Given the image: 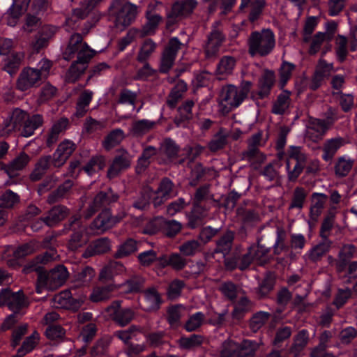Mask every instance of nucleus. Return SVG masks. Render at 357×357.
<instances>
[{"label":"nucleus","mask_w":357,"mask_h":357,"mask_svg":"<svg viewBox=\"0 0 357 357\" xmlns=\"http://www.w3.org/2000/svg\"><path fill=\"white\" fill-rule=\"evenodd\" d=\"M356 248L352 244H344L338 252L335 261V270L338 274L346 271L348 262L354 257Z\"/></svg>","instance_id":"393cba45"},{"label":"nucleus","mask_w":357,"mask_h":357,"mask_svg":"<svg viewBox=\"0 0 357 357\" xmlns=\"http://www.w3.org/2000/svg\"><path fill=\"white\" fill-rule=\"evenodd\" d=\"M65 228L72 231L68 241V248L69 250L75 251L85 244L86 241L83 236L86 228L82 224L79 215L70 217L68 222L65 225Z\"/></svg>","instance_id":"1a4fd4ad"},{"label":"nucleus","mask_w":357,"mask_h":357,"mask_svg":"<svg viewBox=\"0 0 357 357\" xmlns=\"http://www.w3.org/2000/svg\"><path fill=\"white\" fill-rule=\"evenodd\" d=\"M307 196V190L303 187H296L294 190L289 206V210L302 209Z\"/></svg>","instance_id":"3c124183"},{"label":"nucleus","mask_w":357,"mask_h":357,"mask_svg":"<svg viewBox=\"0 0 357 357\" xmlns=\"http://www.w3.org/2000/svg\"><path fill=\"white\" fill-rule=\"evenodd\" d=\"M70 214V210L63 205L53 206L46 216L40 218V220L48 227H54L63 221Z\"/></svg>","instance_id":"5701e85b"},{"label":"nucleus","mask_w":357,"mask_h":357,"mask_svg":"<svg viewBox=\"0 0 357 357\" xmlns=\"http://www.w3.org/2000/svg\"><path fill=\"white\" fill-rule=\"evenodd\" d=\"M247 45L248 54L252 57L266 56L275 47V35L269 29L253 31L248 38Z\"/></svg>","instance_id":"f03ea898"},{"label":"nucleus","mask_w":357,"mask_h":357,"mask_svg":"<svg viewBox=\"0 0 357 357\" xmlns=\"http://www.w3.org/2000/svg\"><path fill=\"white\" fill-rule=\"evenodd\" d=\"M210 188L211 185L204 184L197 189L194 197L193 210L195 212L202 209V202L208 199L214 200V195L211 192Z\"/></svg>","instance_id":"8fccbe9b"},{"label":"nucleus","mask_w":357,"mask_h":357,"mask_svg":"<svg viewBox=\"0 0 357 357\" xmlns=\"http://www.w3.org/2000/svg\"><path fill=\"white\" fill-rule=\"evenodd\" d=\"M74 183L72 180L68 179L60 184L57 188L52 191L47 197V203L53 204L68 198L72 190Z\"/></svg>","instance_id":"c85d7f7f"},{"label":"nucleus","mask_w":357,"mask_h":357,"mask_svg":"<svg viewBox=\"0 0 357 357\" xmlns=\"http://www.w3.org/2000/svg\"><path fill=\"white\" fill-rule=\"evenodd\" d=\"M241 155V160L247 161L254 169H257L266 160V155L259 149H246Z\"/></svg>","instance_id":"ea45409f"},{"label":"nucleus","mask_w":357,"mask_h":357,"mask_svg":"<svg viewBox=\"0 0 357 357\" xmlns=\"http://www.w3.org/2000/svg\"><path fill=\"white\" fill-rule=\"evenodd\" d=\"M144 294V300L142 303V309L147 312L158 310L161 303V298L155 288H149Z\"/></svg>","instance_id":"7c9ffc66"},{"label":"nucleus","mask_w":357,"mask_h":357,"mask_svg":"<svg viewBox=\"0 0 357 357\" xmlns=\"http://www.w3.org/2000/svg\"><path fill=\"white\" fill-rule=\"evenodd\" d=\"M236 65V59L231 56H224L219 61L217 66V73L222 75L231 74Z\"/></svg>","instance_id":"680f3d73"},{"label":"nucleus","mask_w":357,"mask_h":357,"mask_svg":"<svg viewBox=\"0 0 357 357\" xmlns=\"http://www.w3.org/2000/svg\"><path fill=\"white\" fill-rule=\"evenodd\" d=\"M138 242L133 238H128L118 246L114 254L115 259H122L132 255L137 250Z\"/></svg>","instance_id":"de8ad7c7"},{"label":"nucleus","mask_w":357,"mask_h":357,"mask_svg":"<svg viewBox=\"0 0 357 357\" xmlns=\"http://www.w3.org/2000/svg\"><path fill=\"white\" fill-rule=\"evenodd\" d=\"M90 60L86 59L84 61H79V59H77L74 61L66 73L65 81L68 83H75L77 81L87 68Z\"/></svg>","instance_id":"473e14b6"},{"label":"nucleus","mask_w":357,"mask_h":357,"mask_svg":"<svg viewBox=\"0 0 357 357\" xmlns=\"http://www.w3.org/2000/svg\"><path fill=\"white\" fill-rule=\"evenodd\" d=\"M187 91V84L183 80H179L172 88L167 98V105L169 107L175 108L178 101L183 98V93Z\"/></svg>","instance_id":"79ce46f5"},{"label":"nucleus","mask_w":357,"mask_h":357,"mask_svg":"<svg viewBox=\"0 0 357 357\" xmlns=\"http://www.w3.org/2000/svg\"><path fill=\"white\" fill-rule=\"evenodd\" d=\"M252 86L250 81H242L239 86L233 84L223 86L218 95V112L227 115L238 107L248 98Z\"/></svg>","instance_id":"f257e3e1"},{"label":"nucleus","mask_w":357,"mask_h":357,"mask_svg":"<svg viewBox=\"0 0 357 357\" xmlns=\"http://www.w3.org/2000/svg\"><path fill=\"white\" fill-rule=\"evenodd\" d=\"M76 149V145L66 139L61 142L53 153L52 164L54 167H62Z\"/></svg>","instance_id":"a211bd4d"},{"label":"nucleus","mask_w":357,"mask_h":357,"mask_svg":"<svg viewBox=\"0 0 357 357\" xmlns=\"http://www.w3.org/2000/svg\"><path fill=\"white\" fill-rule=\"evenodd\" d=\"M115 226L112 214L109 209L102 210L90 224L89 229L98 234H103Z\"/></svg>","instance_id":"6ab92c4d"},{"label":"nucleus","mask_w":357,"mask_h":357,"mask_svg":"<svg viewBox=\"0 0 357 357\" xmlns=\"http://www.w3.org/2000/svg\"><path fill=\"white\" fill-rule=\"evenodd\" d=\"M93 92L89 90H84L79 96L76 103L77 117L84 116L89 110V106L93 98Z\"/></svg>","instance_id":"49530a36"},{"label":"nucleus","mask_w":357,"mask_h":357,"mask_svg":"<svg viewBox=\"0 0 357 357\" xmlns=\"http://www.w3.org/2000/svg\"><path fill=\"white\" fill-rule=\"evenodd\" d=\"M354 165V160L345 156L338 157L334 163V173L337 178H344L349 175Z\"/></svg>","instance_id":"a19ab883"},{"label":"nucleus","mask_w":357,"mask_h":357,"mask_svg":"<svg viewBox=\"0 0 357 357\" xmlns=\"http://www.w3.org/2000/svg\"><path fill=\"white\" fill-rule=\"evenodd\" d=\"M68 275V271L63 265H58L49 272H39L37 282L38 286L54 291L66 282Z\"/></svg>","instance_id":"423d86ee"},{"label":"nucleus","mask_w":357,"mask_h":357,"mask_svg":"<svg viewBox=\"0 0 357 357\" xmlns=\"http://www.w3.org/2000/svg\"><path fill=\"white\" fill-rule=\"evenodd\" d=\"M332 39V36L328 32H318L312 38L308 52L311 55L316 54L319 50L322 45L325 43L324 50L322 52V56L331 49V45L329 44Z\"/></svg>","instance_id":"cd10ccee"},{"label":"nucleus","mask_w":357,"mask_h":357,"mask_svg":"<svg viewBox=\"0 0 357 357\" xmlns=\"http://www.w3.org/2000/svg\"><path fill=\"white\" fill-rule=\"evenodd\" d=\"M31 157L24 151L20 152L7 164H1V169L10 176H16V172L24 169L29 163Z\"/></svg>","instance_id":"412c9836"},{"label":"nucleus","mask_w":357,"mask_h":357,"mask_svg":"<svg viewBox=\"0 0 357 357\" xmlns=\"http://www.w3.org/2000/svg\"><path fill=\"white\" fill-rule=\"evenodd\" d=\"M144 284V279L139 275H135L126 280L122 285L126 288L127 293H137L142 290Z\"/></svg>","instance_id":"69168bd1"},{"label":"nucleus","mask_w":357,"mask_h":357,"mask_svg":"<svg viewBox=\"0 0 357 357\" xmlns=\"http://www.w3.org/2000/svg\"><path fill=\"white\" fill-rule=\"evenodd\" d=\"M111 241L107 237H102L91 241L82 256L87 259L96 255L105 254L111 250Z\"/></svg>","instance_id":"aec40b11"},{"label":"nucleus","mask_w":357,"mask_h":357,"mask_svg":"<svg viewBox=\"0 0 357 357\" xmlns=\"http://www.w3.org/2000/svg\"><path fill=\"white\" fill-rule=\"evenodd\" d=\"M310 341L309 332L306 329L299 331L293 337L292 344L288 350L289 357H299Z\"/></svg>","instance_id":"4be33fe9"},{"label":"nucleus","mask_w":357,"mask_h":357,"mask_svg":"<svg viewBox=\"0 0 357 357\" xmlns=\"http://www.w3.org/2000/svg\"><path fill=\"white\" fill-rule=\"evenodd\" d=\"M121 301H114L105 308L107 316L118 326L124 327L135 318V312L131 308H122Z\"/></svg>","instance_id":"9d476101"},{"label":"nucleus","mask_w":357,"mask_h":357,"mask_svg":"<svg viewBox=\"0 0 357 357\" xmlns=\"http://www.w3.org/2000/svg\"><path fill=\"white\" fill-rule=\"evenodd\" d=\"M290 93L287 91H282L273 103L271 112L275 114H283L290 104Z\"/></svg>","instance_id":"5fc2aeb1"},{"label":"nucleus","mask_w":357,"mask_h":357,"mask_svg":"<svg viewBox=\"0 0 357 357\" xmlns=\"http://www.w3.org/2000/svg\"><path fill=\"white\" fill-rule=\"evenodd\" d=\"M271 318V314L260 311L255 313L250 321V328L253 332L258 331Z\"/></svg>","instance_id":"338daca9"},{"label":"nucleus","mask_w":357,"mask_h":357,"mask_svg":"<svg viewBox=\"0 0 357 357\" xmlns=\"http://www.w3.org/2000/svg\"><path fill=\"white\" fill-rule=\"evenodd\" d=\"M30 2L31 0H13L6 13L8 25L15 26L17 24L19 18L27 10Z\"/></svg>","instance_id":"bb28decb"},{"label":"nucleus","mask_w":357,"mask_h":357,"mask_svg":"<svg viewBox=\"0 0 357 357\" xmlns=\"http://www.w3.org/2000/svg\"><path fill=\"white\" fill-rule=\"evenodd\" d=\"M44 119L40 114L28 116L21 130V135L29 137L33 135L35 130L43 126Z\"/></svg>","instance_id":"4c0bfd02"},{"label":"nucleus","mask_w":357,"mask_h":357,"mask_svg":"<svg viewBox=\"0 0 357 357\" xmlns=\"http://www.w3.org/2000/svg\"><path fill=\"white\" fill-rule=\"evenodd\" d=\"M75 289H70L62 291L59 294L55 295L53 298L54 305L58 308H63L73 311L78 310L84 303V298L79 296L73 297V291Z\"/></svg>","instance_id":"ddd939ff"},{"label":"nucleus","mask_w":357,"mask_h":357,"mask_svg":"<svg viewBox=\"0 0 357 357\" xmlns=\"http://www.w3.org/2000/svg\"><path fill=\"white\" fill-rule=\"evenodd\" d=\"M109 11L110 15L114 18L115 26L122 31L135 20L137 7L130 2L119 4V0H113L109 8Z\"/></svg>","instance_id":"7ed1b4c3"},{"label":"nucleus","mask_w":357,"mask_h":357,"mask_svg":"<svg viewBox=\"0 0 357 357\" xmlns=\"http://www.w3.org/2000/svg\"><path fill=\"white\" fill-rule=\"evenodd\" d=\"M29 305V301L22 291H12L10 289H3L0 291V307L7 306L15 314Z\"/></svg>","instance_id":"6e6552de"},{"label":"nucleus","mask_w":357,"mask_h":357,"mask_svg":"<svg viewBox=\"0 0 357 357\" xmlns=\"http://www.w3.org/2000/svg\"><path fill=\"white\" fill-rule=\"evenodd\" d=\"M275 83V74L273 71L266 70L259 80V90L257 96L259 99L268 96Z\"/></svg>","instance_id":"72a5a7b5"},{"label":"nucleus","mask_w":357,"mask_h":357,"mask_svg":"<svg viewBox=\"0 0 357 357\" xmlns=\"http://www.w3.org/2000/svg\"><path fill=\"white\" fill-rule=\"evenodd\" d=\"M202 250V243L195 239L183 242L178 247V250L184 257H193Z\"/></svg>","instance_id":"6e6d98bb"},{"label":"nucleus","mask_w":357,"mask_h":357,"mask_svg":"<svg viewBox=\"0 0 357 357\" xmlns=\"http://www.w3.org/2000/svg\"><path fill=\"white\" fill-rule=\"evenodd\" d=\"M125 138V134L123 130L116 128L109 132L104 140L102 142V146L106 151H110L120 143Z\"/></svg>","instance_id":"37998d69"},{"label":"nucleus","mask_w":357,"mask_h":357,"mask_svg":"<svg viewBox=\"0 0 357 357\" xmlns=\"http://www.w3.org/2000/svg\"><path fill=\"white\" fill-rule=\"evenodd\" d=\"M205 315L201 312L190 315L184 325V328L188 332L195 331L203 324Z\"/></svg>","instance_id":"774afa93"},{"label":"nucleus","mask_w":357,"mask_h":357,"mask_svg":"<svg viewBox=\"0 0 357 357\" xmlns=\"http://www.w3.org/2000/svg\"><path fill=\"white\" fill-rule=\"evenodd\" d=\"M259 346V343L250 340L241 343L227 340L222 344L219 357H254Z\"/></svg>","instance_id":"20e7f679"},{"label":"nucleus","mask_w":357,"mask_h":357,"mask_svg":"<svg viewBox=\"0 0 357 357\" xmlns=\"http://www.w3.org/2000/svg\"><path fill=\"white\" fill-rule=\"evenodd\" d=\"M236 214L242 222L238 231V235L241 239H245L248 236L250 229L259 222V215L255 210L243 207L237 208Z\"/></svg>","instance_id":"dca6fc26"},{"label":"nucleus","mask_w":357,"mask_h":357,"mask_svg":"<svg viewBox=\"0 0 357 357\" xmlns=\"http://www.w3.org/2000/svg\"><path fill=\"white\" fill-rule=\"evenodd\" d=\"M157 45L151 39H146L137 54V61L140 63L146 61L151 56V55L155 52Z\"/></svg>","instance_id":"13d9d810"},{"label":"nucleus","mask_w":357,"mask_h":357,"mask_svg":"<svg viewBox=\"0 0 357 357\" xmlns=\"http://www.w3.org/2000/svg\"><path fill=\"white\" fill-rule=\"evenodd\" d=\"M29 114L26 111L15 108L9 116V121L5 123L4 128H8L10 131L22 128Z\"/></svg>","instance_id":"58836bf2"},{"label":"nucleus","mask_w":357,"mask_h":357,"mask_svg":"<svg viewBox=\"0 0 357 357\" xmlns=\"http://www.w3.org/2000/svg\"><path fill=\"white\" fill-rule=\"evenodd\" d=\"M229 133L224 128H220L208 143L207 147L211 152L223 149L228 144Z\"/></svg>","instance_id":"f704fd0d"},{"label":"nucleus","mask_w":357,"mask_h":357,"mask_svg":"<svg viewBox=\"0 0 357 357\" xmlns=\"http://www.w3.org/2000/svg\"><path fill=\"white\" fill-rule=\"evenodd\" d=\"M161 153L165 155L169 160L173 161L178 159V161L183 157L182 151L178 146L170 139H166L160 148Z\"/></svg>","instance_id":"c03bdc74"},{"label":"nucleus","mask_w":357,"mask_h":357,"mask_svg":"<svg viewBox=\"0 0 357 357\" xmlns=\"http://www.w3.org/2000/svg\"><path fill=\"white\" fill-rule=\"evenodd\" d=\"M43 82L36 68H24L20 72L16 82V88L20 91H26L31 88L38 87Z\"/></svg>","instance_id":"4468645a"},{"label":"nucleus","mask_w":357,"mask_h":357,"mask_svg":"<svg viewBox=\"0 0 357 357\" xmlns=\"http://www.w3.org/2000/svg\"><path fill=\"white\" fill-rule=\"evenodd\" d=\"M114 291L112 285L96 287L90 296L93 302H100L109 299L112 292Z\"/></svg>","instance_id":"e2e57ef3"},{"label":"nucleus","mask_w":357,"mask_h":357,"mask_svg":"<svg viewBox=\"0 0 357 357\" xmlns=\"http://www.w3.org/2000/svg\"><path fill=\"white\" fill-rule=\"evenodd\" d=\"M59 255L55 248H51L43 254L36 256L34 259L31 262L29 267H27V272L29 271H38L40 266L38 264L47 265L51 262L58 260Z\"/></svg>","instance_id":"c756f323"},{"label":"nucleus","mask_w":357,"mask_h":357,"mask_svg":"<svg viewBox=\"0 0 357 357\" xmlns=\"http://www.w3.org/2000/svg\"><path fill=\"white\" fill-rule=\"evenodd\" d=\"M182 46L180 40L176 38H172L161 54L159 71L162 73H168L174 64L178 52Z\"/></svg>","instance_id":"9b49d317"},{"label":"nucleus","mask_w":357,"mask_h":357,"mask_svg":"<svg viewBox=\"0 0 357 357\" xmlns=\"http://www.w3.org/2000/svg\"><path fill=\"white\" fill-rule=\"evenodd\" d=\"M332 243L331 240H323V241L312 247L309 250L305 255L307 259L312 262L320 261L322 257L329 252Z\"/></svg>","instance_id":"c9c22d12"},{"label":"nucleus","mask_w":357,"mask_h":357,"mask_svg":"<svg viewBox=\"0 0 357 357\" xmlns=\"http://www.w3.org/2000/svg\"><path fill=\"white\" fill-rule=\"evenodd\" d=\"M105 166V159L102 155L92 157L82 167V169L89 176L102 170Z\"/></svg>","instance_id":"052dcab7"},{"label":"nucleus","mask_w":357,"mask_h":357,"mask_svg":"<svg viewBox=\"0 0 357 357\" xmlns=\"http://www.w3.org/2000/svg\"><path fill=\"white\" fill-rule=\"evenodd\" d=\"M94 54V50L91 49L86 43L83 42L82 36L77 33L71 36L63 57L65 60L70 61L77 55V59L81 61L86 59H91Z\"/></svg>","instance_id":"39448f33"},{"label":"nucleus","mask_w":357,"mask_h":357,"mask_svg":"<svg viewBox=\"0 0 357 357\" xmlns=\"http://www.w3.org/2000/svg\"><path fill=\"white\" fill-rule=\"evenodd\" d=\"M132 156L125 149H119L111 165L107 170V176L113 178L119 175L123 171L128 169L132 163Z\"/></svg>","instance_id":"2eb2a0df"},{"label":"nucleus","mask_w":357,"mask_h":357,"mask_svg":"<svg viewBox=\"0 0 357 357\" xmlns=\"http://www.w3.org/2000/svg\"><path fill=\"white\" fill-rule=\"evenodd\" d=\"M195 0L177 1L172 4L171 10L167 15L166 26L171 27L183 18L189 16L196 8Z\"/></svg>","instance_id":"0eeeda50"},{"label":"nucleus","mask_w":357,"mask_h":357,"mask_svg":"<svg viewBox=\"0 0 357 357\" xmlns=\"http://www.w3.org/2000/svg\"><path fill=\"white\" fill-rule=\"evenodd\" d=\"M266 4L265 0H253L249 1L242 10L248 13V20L254 23L261 17Z\"/></svg>","instance_id":"e433bc0d"},{"label":"nucleus","mask_w":357,"mask_h":357,"mask_svg":"<svg viewBox=\"0 0 357 357\" xmlns=\"http://www.w3.org/2000/svg\"><path fill=\"white\" fill-rule=\"evenodd\" d=\"M234 237V231L227 229L215 241L214 252L222 253L224 256L227 255L231 250Z\"/></svg>","instance_id":"2f4dec72"},{"label":"nucleus","mask_w":357,"mask_h":357,"mask_svg":"<svg viewBox=\"0 0 357 357\" xmlns=\"http://www.w3.org/2000/svg\"><path fill=\"white\" fill-rule=\"evenodd\" d=\"M119 197L118 194L114 192L111 188L107 189L106 191H100L95 196L92 202L84 212V218L86 219L90 218L100 208L117 202Z\"/></svg>","instance_id":"f8f14e48"},{"label":"nucleus","mask_w":357,"mask_h":357,"mask_svg":"<svg viewBox=\"0 0 357 357\" xmlns=\"http://www.w3.org/2000/svg\"><path fill=\"white\" fill-rule=\"evenodd\" d=\"M333 124V120L331 117L328 120L310 118L307 126L306 135L312 141L317 142L322 139Z\"/></svg>","instance_id":"f3484780"},{"label":"nucleus","mask_w":357,"mask_h":357,"mask_svg":"<svg viewBox=\"0 0 357 357\" xmlns=\"http://www.w3.org/2000/svg\"><path fill=\"white\" fill-rule=\"evenodd\" d=\"M225 37L222 32L218 29H213L208 36L207 42L204 47V52L207 58L215 56L220 50Z\"/></svg>","instance_id":"b1692460"},{"label":"nucleus","mask_w":357,"mask_h":357,"mask_svg":"<svg viewBox=\"0 0 357 357\" xmlns=\"http://www.w3.org/2000/svg\"><path fill=\"white\" fill-rule=\"evenodd\" d=\"M52 158L50 155L41 157L36 164L35 168L30 174V178L33 181H37L42 178L52 163Z\"/></svg>","instance_id":"a18cd8bd"},{"label":"nucleus","mask_w":357,"mask_h":357,"mask_svg":"<svg viewBox=\"0 0 357 357\" xmlns=\"http://www.w3.org/2000/svg\"><path fill=\"white\" fill-rule=\"evenodd\" d=\"M346 143L343 137H337L326 139L321 147L322 159L325 162H331L338 150Z\"/></svg>","instance_id":"a878e982"},{"label":"nucleus","mask_w":357,"mask_h":357,"mask_svg":"<svg viewBox=\"0 0 357 357\" xmlns=\"http://www.w3.org/2000/svg\"><path fill=\"white\" fill-rule=\"evenodd\" d=\"M156 123L147 119L134 121L131 124L130 132L132 136L142 137L154 128Z\"/></svg>","instance_id":"09e8293b"},{"label":"nucleus","mask_w":357,"mask_h":357,"mask_svg":"<svg viewBox=\"0 0 357 357\" xmlns=\"http://www.w3.org/2000/svg\"><path fill=\"white\" fill-rule=\"evenodd\" d=\"M327 196L321 193H313L312 195V206L310 207V215L316 219L319 216L327 200Z\"/></svg>","instance_id":"864d4df0"},{"label":"nucleus","mask_w":357,"mask_h":357,"mask_svg":"<svg viewBox=\"0 0 357 357\" xmlns=\"http://www.w3.org/2000/svg\"><path fill=\"white\" fill-rule=\"evenodd\" d=\"M146 23L139 29V38H144L146 36L153 34L162 21V17L158 14L146 15Z\"/></svg>","instance_id":"603ef678"},{"label":"nucleus","mask_w":357,"mask_h":357,"mask_svg":"<svg viewBox=\"0 0 357 357\" xmlns=\"http://www.w3.org/2000/svg\"><path fill=\"white\" fill-rule=\"evenodd\" d=\"M142 328L136 325H131L128 328L125 330L116 331L114 333V337L121 340L126 344H130V340L138 333H141Z\"/></svg>","instance_id":"4d7b16f0"},{"label":"nucleus","mask_w":357,"mask_h":357,"mask_svg":"<svg viewBox=\"0 0 357 357\" xmlns=\"http://www.w3.org/2000/svg\"><path fill=\"white\" fill-rule=\"evenodd\" d=\"M204 342V337L201 335L192 334L189 337H182L178 340L181 348L191 349L199 347Z\"/></svg>","instance_id":"0e129e2a"},{"label":"nucleus","mask_w":357,"mask_h":357,"mask_svg":"<svg viewBox=\"0 0 357 357\" xmlns=\"http://www.w3.org/2000/svg\"><path fill=\"white\" fill-rule=\"evenodd\" d=\"M194 106L195 102L192 100H187L182 102L178 107V116L176 117L178 123L193 118L192 108Z\"/></svg>","instance_id":"bf43d9fd"}]
</instances>
